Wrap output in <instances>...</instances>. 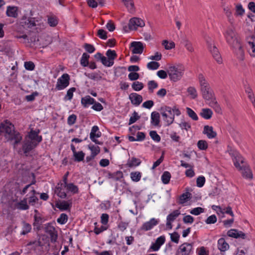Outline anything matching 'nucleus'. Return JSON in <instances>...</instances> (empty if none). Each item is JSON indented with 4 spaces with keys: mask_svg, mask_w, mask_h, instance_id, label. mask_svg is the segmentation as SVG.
<instances>
[{
    "mask_svg": "<svg viewBox=\"0 0 255 255\" xmlns=\"http://www.w3.org/2000/svg\"><path fill=\"white\" fill-rule=\"evenodd\" d=\"M224 35L227 43L231 45L236 54L244 56V50L241 43L236 37L235 31L231 28H228Z\"/></svg>",
    "mask_w": 255,
    "mask_h": 255,
    "instance_id": "nucleus-1",
    "label": "nucleus"
},
{
    "mask_svg": "<svg viewBox=\"0 0 255 255\" xmlns=\"http://www.w3.org/2000/svg\"><path fill=\"white\" fill-rule=\"evenodd\" d=\"M184 67L182 65H177L170 66L167 70V73L171 81L176 82L179 80L183 76Z\"/></svg>",
    "mask_w": 255,
    "mask_h": 255,
    "instance_id": "nucleus-2",
    "label": "nucleus"
},
{
    "mask_svg": "<svg viewBox=\"0 0 255 255\" xmlns=\"http://www.w3.org/2000/svg\"><path fill=\"white\" fill-rule=\"evenodd\" d=\"M161 111L162 116L164 117V120L167 123V126L171 125L174 121V114L172 112L171 108L167 106L162 107Z\"/></svg>",
    "mask_w": 255,
    "mask_h": 255,
    "instance_id": "nucleus-3",
    "label": "nucleus"
},
{
    "mask_svg": "<svg viewBox=\"0 0 255 255\" xmlns=\"http://www.w3.org/2000/svg\"><path fill=\"white\" fill-rule=\"evenodd\" d=\"M70 80V76L68 74H63L57 80L55 89L57 90H61L66 88L69 85Z\"/></svg>",
    "mask_w": 255,
    "mask_h": 255,
    "instance_id": "nucleus-4",
    "label": "nucleus"
},
{
    "mask_svg": "<svg viewBox=\"0 0 255 255\" xmlns=\"http://www.w3.org/2000/svg\"><path fill=\"white\" fill-rule=\"evenodd\" d=\"M14 129V125L8 120H5L0 124V134L4 132L9 135Z\"/></svg>",
    "mask_w": 255,
    "mask_h": 255,
    "instance_id": "nucleus-5",
    "label": "nucleus"
},
{
    "mask_svg": "<svg viewBox=\"0 0 255 255\" xmlns=\"http://www.w3.org/2000/svg\"><path fill=\"white\" fill-rule=\"evenodd\" d=\"M45 232L49 235L51 243H54L57 241L58 238L57 231L55 227L51 225V223H49L45 225Z\"/></svg>",
    "mask_w": 255,
    "mask_h": 255,
    "instance_id": "nucleus-6",
    "label": "nucleus"
},
{
    "mask_svg": "<svg viewBox=\"0 0 255 255\" xmlns=\"http://www.w3.org/2000/svg\"><path fill=\"white\" fill-rule=\"evenodd\" d=\"M230 154L233 157V161L235 167L239 170H242L243 165L241 166L240 165V162H241L242 164L244 163V158L237 151H236L231 150L230 152Z\"/></svg>",
    "mask_w": 255,
    "mask_h": 255,
    "instance_id": "nucleus-7",
    "label": "nucleus"
},
{
    "mask_svg": "<svg viewBox=\"0 0 255 255\" xmlns=\"http://www.w3.org/2000/svg\"><path fill=\"white\" fill-rule=\"evenodd\" d=\"M203 98L207 101L212 100L214 97V94L209 84L201 87Z\"/></svg>",
    "mask_w": 255,
    "mask_h": 255,
    "instance_id": "nucleus-8",
    "label": "nucleus"
},
{
    "mask_svg": "<svg viewBox=\"0 0 255 255\" xmlns=\"http://www.w3.org/2000/svg\"><path fill=\"white\" fill-rule=\"evenodd\" d=\"M38 144H36L34 141L26 140L23 142L22 149L23 153L27 156L28 153L34 149Z\"/></svg>",
    "mask_w": 255,
    "mask_h": 255,
    "instance_id": "nucleus-9",
    "label": "nucleus"
},
{
    "mask_svg": "<svg viewBox=\"0 0 255 255\" xmlns=\"http://www.w3.org/2000/svg\"><path fill=\"white\" fill-rule=\"evenodd\" d=\"M40 132L39 129H36L35 130L33 128L31 129L28 134V138L30 139L29 140L34 141L37 144L41 142L42 140V137L41 135H38Z\"/></svg>",
    "mask_w": 255,
    "mask_h": 255,
    "instance_id": "nucleus-10",
    "label": "nucleus"
},
{
    "mask_svg": "<svg viewBox=\"0 0 255 255\" xmlns=\"http://www.w3.org/2000/svg\"><path fill=\"white\" fill-rule=\"evenodd\" d=\"M128 25V27L130 30H135L138 26H144L145 25V23L143 20L141 18L133 17L129 20Z\"/></svg>",
    "mask_w": 255,
    "mask_h": 255,
    "instance_id": "nucleus-11",
    "label": "nucleus"
},
{
    "mask_svg": "<svg viewBox=\"0 0 255 255\" xmlns=\"http://www.w3.org/2000/svg\"><path fill=\"white\" fill-rule=\"evenodd\" d=\"M165 242V237L164 236H161L156 240L155 243H152L150 247L148 252H156L158 251L160 247L164 244Z\"/></svg>",
    "mask_w": 255,
    "mask_h": 255,
    "instance_id": "nucleus-12",
    "label": "nucleus"
},
{
    "mask_svg": "<svg viewBox=\"0 0 255 255\" xmlns=\"http://www.w3.org/2000/svg\"><path fill=\"white\" fill-rule=\"evenodd\" d=\"M130 47L132 48L131 52L133 54H141L144 49L143 43L139 41L132 42Z\"/></svg>",
    "mask_w": 255,
    "mask_h": 255,
    "instance_id": "nucleus-13",
    "label": "nucleus"
},
{
    "mask_svg": "<svg viewBox=\"0 0 255 255\" xmlns=\"http://www.w3.org/2000/svg\"><path fill=\"white\" fill-rule=\"evenodd\" d=\"M208 48L213 55V57L216 61L220 64L222 63V58L219 53L218 48L215 45H212L211 44H208Z\"/></svg>",
    "mask_w": 255,
    "mask_h": 255,
    "instance_id": "nucleus-14",
    "label": "nucleus"
},
{
    "mask_svg": "<svg viewBox=\"0 0 255 255\" xmlns=\"http://www.w3.org/2000/svg\"><path fill=\"white\" fill-rule=\"evenodd\" d=\"M72 201L71 200H68V201H62L61 202H57L55 203L56 207L59 209L61 211L70 210L72 207Z\"/></svg>",
    "mask_w": 255,
    "mask_h": 255,
    "instance_id": "nucleus-15",
    "label": "nucleus"
},
{
    "mask_svg": "<svg viewBox=\"0 0 255 255\" xmlns=\"http://www.w3.org/2000/svg\"><path fill=\"white\" fill-rule=\"evenodd\" d=\"M129 99L131 104L135 106H138L142 101V97L141 95L135 93H132L129 96Z\"/></svg>",
    "mask_w": 255,
    "mask_h": 255,
    "instance_id": "nucleus-16",
    "label": "nucleus"
},
{
    "mask_svg": "<svg viewBox=\"0 0 255 255\" xmlns=\"http://www.w3.org/2000/svg\"><path fill=\"white\" fill-rule=\"evenodd\" d=\"M18 8L15 6H8L6 11V14L8 17L17 18L18 17Z\"/></svg>",
    "mask_w": 255,
    "mask_h": 255,
    "instance_id": "nucleus-17",
    "label": "nucleus"
},
{
    "mask_svg": "<svg viewBox=\"0 0 255 255\" xmlns=\"http://www.w3.org/2000/svg\"><path fill=\"white\" fill-rule=\"evenodd\" d=\"M157 224L158 221L154 218H152L149 221L144 223L141 227V229L146 231H148Z\"/></svg>",
    "mask_w": 255,
    "mask_h": 255,
    "instance_id": "nucleus-18",
    "label": "nucleus"
},
{
    "mask_svg": "<svg viewBox=\"0 0 255 255\" xmlns=\"http://www.w3.org/2000/svg\"><path fill=\"white\" fill-rule=\"evenodd\" d=\"M203 132L206 134L209 138H215L217 135V133L213 130V127L207 125L204 126Z\"/></svg>",
    "mask_w": 255,
    "mask_h": 255,
    "instance_id": "nucleus-19",
    "label": "nucleus"
},
{
    "mask_svg": "<svg viewBox=\"0 0 255 255\" xmlns=\"http://www.w3.org/2000/svg\"><path fill=\"white\" fill-rule=\"evenodd\" d=\"M21 23L23 26H26L28 28H32L36 25L33 18L30 17L27 19L26 16L25 15L22 17Z\"/></svg>",
    "mask_w": 255,
    "mask_h": 255,
    "instance_id": "nucleus-20",
    "label": "nucleus"
},
{
    "mask_svg": "<svg viewBox=\"0 0 255 255\" xmlns=\"http://www.w3.org/2000/svg\"><path fill=\"white\" fill-rule=\"evenodd\" d=\"M240 170L242 171V175L244 178L250 179H253V175L249 166L243 165V169Z\"/></svg>",
    "mask_w": 255,
    "mask_h": 255,
    "instance_id": "nucleus-21",
    "label": "nucleus"
},
{
    "mask_svg": "<svg viewBox=\"0 0 255 255\" xmlns=\"http://www.w3.org/2000/svg\"><path fill=\"white\" fill-rule=\"evenodd\" d=\"M218 248L222 252H225L229 248V244L224 238H220L218 241Z\"/></svg>",
    "mask_w": 255,
    "mask_h": 255,
    "instance_id": "nucleus-22",
    "label": "nucleus"
},
{
    "mask_svg": "<svg viewBox=\"0 0 255 255\" xmlns=\"http://www.w3.org/2000/svg\"><path fill=\"white\" fill-rule=\"evenodd\" d=\"M105 172L108 173L107 177L109 179L113 178L116 181H118L123 177V173L121 171H117L114 173L105 171Z\"/></svg>",
    "mask_w": 255,
    "mask_h": 255,
    "instance_id": "nucleus-23",
    "label": "nucleus"
},
{
    "mask_svg": "<svg viewBox=\"0 0 255 255\" xmlns=\"http://www.w3.org/2000/svg\"><path fill=\"white\" fill-rule=\"evenodd\" d=\"M94 103L95 99L89 95L86 96L81 99V104L84 108H87L89 105H93Z\"/></svg>",
    "mask_w": 255,
    "mask_h": 255,
    "instance_id": "nucleus-24",
    "label": "nucleus"
},
{
    "mask_svg": "<svg viewBox=\"0 0 255 255\" xmlns=\"http://www.w3.org/2000/svg\"><path fill=\"white\" fill-rule=\"evenodd\" d=\"M99 128L97 126L92 127L91 133L90 134V138L91 139L96 138V137H100L102 133L99 131Z\"/></svg>",
    "mask_w": 255,
    "mask_h": 255,
    "instance_id": "nucleus-25",
    "label": "nucleus"
},
{
    "mask_svg": "<svg viewBox=\"0 0 255 255\" xmlns=\"http://www.w3.org/2000/svg\"><path fill=\"white\" fill-rule=\"evenodd\" d=\"M17 208L21 210H26L29 208L27 204V198H24L23 200L18 202L16 205Z\"/></svg>",
    "mask_w": 255,
    "mask_h": 255,
    "instance_id": "nucleus-26",
    "label": "nucleus"
},
{
    "mask_svg": "<svg viewBox=\"0 0 255 255\" xmlns=\"http://www.w3.org/2000/svg\"><path fill=\"white\" fill-rule=\"evenodd\" d=\"M106 56L108 60L111 62V64L113 65L114 64V60L117 58L118 55L115 50L109 49L107 50L106 53Z\"/></svg>",
    "mask_w": 255,
    "mask_h": 255,
    "instance_id": "nucleus-27",
    "label": "nucleus"
},
{
    "mask_svg": "<svg viewBox=\"0 0 255 255\" xmlns=\"http://www.w3.org/2000/svg\"><path fill=\"white\" fill-rule=\"evenodd\" d=\"M151 123L155 126H158L160 122V115L157 112H153L151 114Z\"/></svg>",
    "mask_w": 255,
    "mask_h": 255,
    "instance_id": "nucleus-28",
    "label": "nucleus"
},
{
    "mask_svg": "<svg viewBox=\"0 0 255 255\" xmlns=\"http://www.w3.org/2000/svg\"><path fill=\"white\" fill-rule=\"evenodd\" d=\"M49 238L47 235H41L38 240V246L42 247L46 244L49 245Z\"/></svg>",
    "mask_w": 255,
    "mask_h": 255,
    "instance_id": "nucleus-29",
    "label": "nucleus"
},
{
    "mask_svg": "<svg viewBox=\"0 0 255 255\" xmlns=\"http://www.w3.org/2000/svg\"><path fill=\"white\" fill-rule=\"evenodd\" d=\"M124 3L125 5L128 8V11L130 13L135 11V7L133 0H122Z\"/></svg>",
    "mask_w": 255,
    "mask_h": 255,
    "instance_id": "nucleus-30",
    "label": "nucleus"
},
{
    "mask_svg": "<svg viewBox=\"0 0 255 255\" xmlns=\"http://www.w3.org/2000/svg\"><path fill=\"white\" fill-rule=\"evenodd\" d=\"M200 116L205 119H210L212 116L213 112L210 109H203L200 114Z\"/></svg>",
    "mask_w": 255,
    "mask_h": 255,
    "instance_id": "nucleus-31",
    "label": "nucleus"
},
{
    "mask_svg": "<svg viewBox=\"0 0 255 255\" xmlns=\"http://www.w3.org/2000/svg\"><path fill=\"white\" fill-rule=\"evenodd\" d=\"M210 100L211 101L209 103V106L212 108H213L216 113L218 114H221L222 109L220 105L216 101L215 99H212V100Z\"/></svg>",
    "mask_w": 255,
    "mask_h": 255,
    "instance_id": "nucleus-32",
    "label": "nucleus"
},
{
    "mask_svg": "<svg viewBox=\"0 0 255 255\" xmlns=\"http://www.w3.org/2000/svg\"><path fill=\"white\" fill-rule=\"evenodd\" d=\"M9 137L8 140L10 141L16 140H22V136L21 134L17 131L14 129L11 132V134H9Z\"/></svg>",
    "mask_w": 255,
    "mask_h": 255,
    "instance_id": "nucleus-33",
    "label": "nucleus"
},
{
    "mask_svg": "<svg viewBox=\"0 0 255 255\" xmlns=\"http://www.w3.org/2000/svg\"><path fill=\"white\" fill-rule=\"evenodd\" d=\"M140 163L141 160L139 159L132 157L128 160L127 165L129 167H132L138 166Z\"/></svg>",
    "mask_w": 255,
    "mask_h": 255,
    "instance_id": "nucleus-34",
    "label": "nucleus"
},
{
    "mask_svg": "<svg viewBox=\"0 0 255 255\" xmlns=\"http://www.w3.org/2000/svg\"><path fill=\"white\" fill-rule=\"evenodd\" d=\"M34 222L33 224L34 227H36V229L37 230H40L41 229V225L44 221L43 218L37 216L36 215H34Z\"/></svg>",
    "mask_w": 255,
    "mask_h": 255,
    "instance_id": "nucleus-35",
    "label": "nucleus"
},
{
    "mask_svg": "<svg viewBox=\"0 0 255 255\" xmlns=\"http://www.w3.org/2000/svg\"><path fill=\"white\" fill-rule=\"evenodd\" d=\"M90 55L87 53H84L82 54V57L80 60V64L83 67H87L89 65V59Z\"/></svg>",
    "mask_w": 255,
    "mask_h": 255,
    "instance_id": "nucleus-36",
    "label": "nucleus"
},
{
    "mask_svg": "<svg viewBox=\"0 0 255 255\" xmlns=\"http://www.w3.org/2000/svg\"><path fill=\"white\" fill-rule=\"evenodd\" d=\"M191 198V194L189 192H186L185 193H183L179 197V200L178 201V203L179 204H183L185 202H186L188 199H190Z\"/></svg>",
    "mask_w": 255,
    "mask_h": 255,
    "instance_id": "nucleus-37",
    "label": "nucleus"
},
{
    "mask_svg": "<svg viewBox=\"0 0 255 255\" xmlns=\"http://www.w3.org/2000/svg\"><path fill=\"white\" fill-rule=\"evenodd\" d=\"M64 187L73 194L78 193L79 192L78 186L73 183H67L66 185H64Z\"/></svg>",
    "mask_w": 255,
    "mask_h": 255,
    "instance_id": "nucleus-38",
    "label": "nucleus"
},
{
    "mask_svg": "<svg viewBox=\"0 0 255 255\" xmlns=\"http://www.w3.org/2000/svg\"><path fill=\"white\" fill-rule=\"evenodd\" d=\"M85 155V154L83 152V151L75 152V153L73 154L74 161L77 162H81L83 161L84 159Z\"/></svg>",
    "mask_w": 255,
    "mask_h": 255,
    "instance_id": "nucleus-39",
    "label": "nucleus"
},
{
    "mask_svg": "<svg viewBox=\"0 0 255 255\" xmlns=\"http://www.w3.org/2000/svg\"><path fill=\"white\" fill-rule=\"evenodd\" d=\"M31 225L25 222H23L22 231H21L20 234L22 235H25L28 233H29L31 231Z\"/></svg>",
    "mask_w": 255,
    "mask_h": 255,
    "instance_id": "nucleus-40",
    "label": "nucleus"
},
{
    "mask_svg": "<svg viewBox=\"0 0 255 255\" xmlns=\"http://www.w3.org/2000/svg\"><path fill=\"white\" fill-rule=\"evenodd\" d=\"M185 246L186 245H184V243L180 245L176 251V255H186L189 254Z\"/></svg>",
    "mask_w": 255,
    "mask_h": 255,
    "instance_id": "nucleus-41",
    "label": "nucleus"
},
{
    "mask_svg": "<svg viewBox=\"0 0 255 255\" xmlns=\"http://www.w3.org/2000/svg\"><path fill=\"white\" fill-rule=\"evenodd\" d=\"M171 175L169 172L164 171L161 176V180L164 184L169 183Z\"/></svg>",
    "mask_w": 255,
    "mask_h": 255,
    "instance_id": "nucleus-42",
    "label": "nucleus"
},
{
    "mask_svg": "<svg viewBox=\"0 0 255 255\" xmlns=\"http://www.w3.org/2000/svg\"><path fill=\"white\" fill-rule=\"evenodd\" d=\"M180 214V211L179 210H174L172 213L167 216V219L173 222L176 219V218L179 216Z\"/></svg>",
    "mask_w": 255,
    "mask_h": 255,
    "instance_id": "nucleus-43",
    "label": "nucleus"
},
{
    "mask_svg": "<svg viewBox=\"0 0 255 255\" xmlns=\"http://www.w3.org/2000/svg\"><path fill=\"white\" fill-rule=\"evenodd\" d=\"M130 175L131 180L134 182L139 181L141 177V174L139 171L131 172Z\"/></svg>",
    "mask_w": 255,
    "mask_h": 255,
    "instance_id": "nucleus-44",
    "label": "nucleus"
},
{
    "mask_svg": "<svg viewBox=\"0 0 255 255\" xmlns=\"http://www.w3.org/2000/svg\"><path fill=\"white\" fill-rule=\"evenodd\" d=\"M68 217L65 213H62L57 219V222L61 225L65 224L68 221Z\"/></svg>",
    "mask_w": 255,
    "mask_h": 255,
    "instance_id": "nucleus-45",
    "label": "nucleus"
},
{
    "mask_svg": "<svg viewBox=\"0 0 255 255\" xmlns=\"http://www.w3.org/2000/svg\"><path fill=\"white\" fill-rule=\"evenodd\" d=\"M76 89L75 87H72L70 88L67 92V94L64 97V100H71L73 98V93L76 91Z\"/></svg>",
    "mask_w": 255,
    "mask_h": 255,
    "instance_id": "nucleus-46",
    "label": "nucleus"
},
{
    "mask_svg": "<svg viewBox=\"0 0 255 255\" xmlns=\"http://www.w3.org/2000/svg\"><path fill=\"white\" fill-rule=\"evenodd\" d=\"M132 88L136 91H138L143 88V84L139 81H135L133 82L131 85Z\"/></svg>",
    "mask_w": 255,
    "mask_h": 255,
    "instance_id": "nucleus-47",
    "label": "nucleus"
},
{
    "mask_svg": "<svg viewBox=\"0 0 255 255\" xmlns=\"http://www.w3.org/2000/svg\"><path fill=\"white\" fill-rule=\"evenodd\" d=\"M197 146L200 150H206L208 148V145L206 140H200L197 142Z\"/></svg>",
    "mask_w": 255,
    "mask_h": 255,
    "instance_id": "nucleus-48",
    "label": "nucleus"
},
{
    "mask_svg": "<svg viewBox=\"0 0 255 255\" xmlns=\"http://www.w3.org/2000/svg\"><path fill=\"white\" fill-rule=\"evenodd\" d=\"M186 111H187L188 115L192 120H193L194 121H197L198 120V117L197 114L191 108H187Z\"/></svg>",
    "mask_w": 255,
    "mask_h": 255,
    "instance_id": "nucleus-49",
    "label": "nucleus"
},
{
    "mask_svg": "<svg viewBox=\"0 0 255 255\" xmlns=\"http://www.w3.org/2000/svg\"><path fill=\"white\" fill-rule=\"evenodd\" d=\"M48 23L50 26H56L58 24V19L55 16H50L48 18Z\"/></svg>",
    "mask_w": 255,
    "mask_h": 255,
    "instance_id": "nucleus-50",
    "label": "nucleus"
},
{
    "mask_svg": "<svg viewBox=\"0 0 255 255\" xmlns=\"http://www.w3.org/2000/svg\"><path fill=\"white\" fill-rule=\"evenodd\" d=\"M187 92L191 95V98L194 99L197 97V93L196 89L193 87H189L187 89Z\"/></svg>",
    "mask_w": 255,
    "mask_h": 255,
    "instance_id": "nucleus-51",
    "label": "nucleus"
},
{
    "mask_svg": "<svg viewBox=\"0 0 255 255\" xmlns=\"http://www.w3.org/2000/svg\"><path fill=\"white\" fill-rule=\"evenodd\" d=\"M89 148L91 151V154L95 157L98 155L100 152V148L98 146H89Z\"/></svg>",
    "mask_w": 255,
    "mask_h": 255,
    "instance_id": "nucleus-52",
    "label": "nucleus"
},
{
    "mask_svg": "<svg viewBox=\"0 0 255 255\" xmlns=\"http://www.w3.org/2000/svg\"><path fill=\"white\" fill-rule=\"evenodd\" d=\"M139 119L140 116H138L137 113L135 111H134V112L132 114V116L130 117L129 119L128 125H130L134 123L136 121H137Z\"/></svg>",
    "mask_w": 255,
    "mask_h": 255,
    "instance_id": "nucleus-53",
    "label": "nucleus"
},
{
    "mask_svg": "<svg viewBox=\"0 0 255 255\" xmlns=\"http://www.w3.org/2000/svg\"><path fill=\"white\" fill-rule=\"evenodd\" d=\"M149 135L151 138L156 142H159L161 140L160 136L155 130H151L149 132Z\"/></svg>",
    "mask_w": 255,
    "mask_h": 255,
    "instance_id": "nucleus-54",
    "label": "nucleus"
},
{
    "mask_svg": "<svg viewBox=\"0 0 255 255\" xmlns=\"http://www.w3.org/2000/svg\"><path fill=\"white\" fill-rule=\"evenodd\" d=\"M159 66L160 65L157 62L151 61L147 64V67L150 70H156L159 68Z\"/></svg>",
    "mask_w": 255,
    "mask_h": 255,
    "instance_id": "nucleus-55",
    "label": "nucleus"
},
{
    "mask_svg": "<svg viewBox=\"0 0 255 255\" xmlns=\"http://www.w3.org/2000/svg\"><path fill=\"white\" fill-rule=\"evenodd\" d=\"M162 45H164L165 49L167 50L171 49L175 47V43L173 42L170 43L167 40H164L162 41Z\"/></svg>",
    "mask_w": 255,
    "mask_h": 255,
    "instance_id": "nucleus-56",
    "label": "nucleus"
},
{
    "mask_svg": "<svg viewBox=\"0 0 255 255\" xmlns=\"http://www.w3.org/2000/svg\"><path fill=\"white\" fill-rule=\"evenodd\" d=\"M83 47L85 48V50L89 53H93L96 50L93 45L89 43H85L83 45Z\"/></svg>",
    "mask_w": 255,
    "mask_h": 255,
    "instance_id": "nucleus-57",
    "label": "nucleus"
},
{
    "mask_svg": "<svg viewBox=\"0 0 255 255\" xmlns=\"http://www.w3.org/2000/svg\"><path fill=\"white\" fill-rule=\"evenodd\" d=\"M148 90L151 93H152L153 89L156 88L158 87V84L154 81H149L148 82Z\"/></svg>",
    "mask_w": 255,
    "mask_h": 255,
    "instance_id": "nucleus-58",
    "label": "nucleus"
},
{
    "mask_svg": "<svg viewBox=\"0 0 255 255\" xmlns=\"http://www.w3.org/2000/svg\"><path fill=\"white\" fill-rule=\"evenodd\" d=\"M38 198L34 195H31L28 198V203L30 205L34 206L38 202Z\"/></svg>",
    "mask_w": 255,
    "mask_h": 255,
    "instance_id": "nucleus-59",
    "label": "nucleus"
},
{
    "mask_svg": "<svg viewBox=\"0 0 255 255\" xmlns=\"http://www.w3.org/2000/svg\"><path fill=\"white\" fill-rule=\"evenodd\" d=\"M204 212V209L201 207H197L190 211V213L194 215H198Z\"/></svg>",
    "mask_w": 255,
    "mask_h": 255,
    "instance_id": "nucleus-60",
    "label": "nucleus"
},
{
    "mask_svg": "<svg viewBox=\"0 0 255 255\" xmlns=\"http://www.w3.org/2000/svg\"><path fill=\"white\" fill-rule=\"evenodd\" d=\"M97 35L102 39H106L107 38V32L103 29H100L97 32Z\"/></svg>",
    "mask_w": 255,
    "mask_h": 255,
    "instance_id": "nucleus-61",
    "label": "nucleus"
},
{
    "mask_svg": "<svg viewBox=\"0 0 255 255\" xmlns=\"http://www.w3.org/2000/svg\"><path fill=\"white\" fill-rule=\"evenodd\" d=\"M24 67L27 70L32 71L34 69L35 65L32 61H27L24 62Z\"/></svg>",
    "mask_w": 255,
    "mask_h": 255,
    "instance_id": "nucleus-62",
    "label": "nucleus"
},
{
    "mask_svg": "<svg viewBox=\"0 0 255 255\" xmlns=\"http://www.w3.org/2000/svg\"><path fill=\"white\" fill-rule=\"evenodd\" d=\"M179 238H180V235L176 232H175L172 234H170L171 240L173 242H174L175 243H178L179 242Z\"/></svg>",
    "mask_w": 255,
    "mask_h": 255,
    "instance_id": "nucleus-63",
    "label": "nucleus"
},
{
    "mask_svg": "<svg viewBox=\"0 0 255 255\" xmlns=\"http://www.w3.org/2000/svg\"><path fill=\"white\" fill-rule=\"evenodd\" d=\"M128 226V223L121 221L118 225V228L122 232L126 230Z\"/></svg>",
    "mask_w": 255,
    "mask_h": 255,
    "instance_id": "nucleus-64",
    "label": "nucleus"
}]
</instances>
